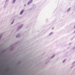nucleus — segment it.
<instances>
[{
  "mask_svg": "<svg viewBox=\"0 0 75 75\" xmlns=\"http://www.w3.org/2000/svg\"><path fill=\"white\" fill-rule=\"evenodd\" d=\"M32 2H29L28 3V4H30V3H32Z\"/></svg>",
  "mask_w": 75,
  "mask_h": 75,
  "instance_id": "f03ea898",
  "label": "nucleus"
},
{
  "mask_svg": "<svg viewBox=\"0 0 75 75\" xmlns=\"http://www.w3.org/2000/svg\"><path fill=\"white\" fill-rule=\"evenodd\" d=\"M23 11H24V10L22 11L20 13V14H23Z\"/></svg>",
  "mask_w": 75,
  "mask_h": 75,
  "instance_id": "f257e3e1",
  "label": "nucleus"
},
{
  "mask_svg": "<svg viewBox=\"0 0 75 75\" xmlns=\"http://www.w3.org/2000/svg\"><path fill=\"white\" fill-rule=\"evenodd\" d=\"M13 23L12 22L11 23V24H13Z\"/></svg>",
  "mask_w": 75,
  "mask_h": 75,
  "instance_id": "20e7f679",
  "label": "nucleus"
},
{
  "mask_svg": "<svg viewBox=\"0 0 75 75\" xmlns=\"http://www.w3.org/2000/svg\"><path fill=\"white\" fill-rule=\"evenodd\" d=\"M15 2V0H13V3H14Z\"/></svg>",
  "mask_w": 75,
  "mask_h": 75,
  "instance_id": "7ed1b4c3",
  "label": "nucleus"
}]
</instances>
